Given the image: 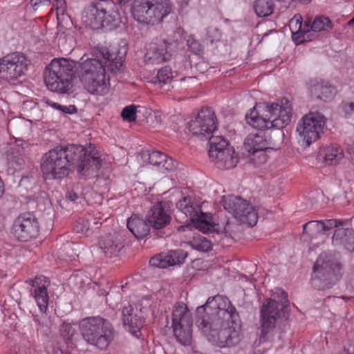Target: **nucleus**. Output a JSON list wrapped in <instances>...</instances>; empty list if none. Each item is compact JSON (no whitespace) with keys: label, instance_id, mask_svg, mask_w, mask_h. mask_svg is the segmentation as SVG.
<instances>
[{"label":"nucleus","instance_id":"nucleus-1","mask_svg":"<svg viewBox=\"0 0 354 354\" xmlns=\"http://www.w3.org/2000/svg\"><path fill=\"white\" fill-rule=\"evenodd\" d=\"M82 145L57 146L44 154L41 170L46 180L62 179L75 169L85 178L96 177L102 165L97 152Z\"/></svg>","mask_w":354,"mask_h":354},{"label":"nucleus","instance_id":"nucleus-2","mask_svg":"<svg viewBox=\"0 0 354 354\" xmlns=\"http://www.w3.org/2000/svg\"><path fill=\"white\" fill-rule=\"evenodd\" d=\"M207 306H210L213 315V329H209L208 341L220 347H230L239 344L243 337L239 314L224 296L209 297Z\"/></svg>","mask_w":354,"mask_h":354},{"label":"nucleus","instance_id":"nucleus-3","mask_svg":"<svg viewBox=\"0 0 354 354\" xmlns=\"http://www.w3.org/2000/svg\"><path fill=\"white\" fill-rule=\"evenodd\" d=\"M102 60L87 59L79 63L76 73L85 89L89 93L103 95L106 92V67L111 72L120 71L123 66L124 56L111 53L108 50L102 52Z\"/></svg>","mask_w":354,"mask_h":354},{"label":"nucleus","instance_id":"nucleus-4","mask_svg":"<svg viewBox=\"0 0 354 354\" xmlns=\"http://www.w3.org/2000/svg\"><path fill=\"white\" fill-rule=\"evenodd\" d=\"M292 116V107L287 98H283L272 104L263 103L257 105L250 114H247V123L253 128L281 129L288 125Z\"/></svg>","mask_w":354,"mask_h":354},{"label":"nucleus","instance_id":"nucleus-5","mask_svg":"<svg viewBox=\"0 0 354 354\" xmlns=\"http://www.w3.org/2000/svg\"><path fill=\"white\" fill-rule=\"evenodd\" d=\"M82 22L92 29L117 28L121 19L116 4L112 0H96L86 7L82 12Z\"/></svg>","mask_w":354,"mask_h":354},{"label":"nucleus","instance_id":"nucleus-6","mask_svg":"<svg viewBox=\"0 0 354 354\" xmlns=\"http://www.w3.org/2000/svg\"><path fill=\"white\" fill-rule=\"evenodd\" d=\"M75 63L66 59H54L46 66L44 78L47 88L60 93H68L73 88Z\"/></svg>","mask_w":354,"mask_h":354},{"label":"nucleus","instance_id":"nucleus-7","mask_svg":"<svg viewBox=\"0 0 354 354\" xmlns=\"http://www.w3.org/2000/svg\"><path fill=\"white\" fill-rule=\"evenodd\" d=\"M272 298L263 303L261 309L259 342L268 340V335L274 328L277 319L286 316L288 295L281 289H277Z\"/></svg>","mask_w":354,"mask_h":354},{"label":"nucleus","instance_id":"nucleus-8","mask_svg":"<svg viewBox=\"0 0 354 354\" xmlns=\"http://www.w3.org/2000/svg\"><path fill=\"white\" fill-rule=\"evenodd\" d=\"M80 326L84 339L100 349L107 348L115 336V330L111 323L101 317L83 319Z\"/></svg>","mask_w":354,"mask_h":354},{"label":"nucleus","instance_id":"nucleus-9","mask_svg":"<svg viewBox=\"0 0 354 354\" xmlns=\"http://www.w3.org/2000/svg\"><path fill=\"white\" fill-rule=\"evenodd\" d=\"M342 275V265L337 259L321 254L313 267L311 285L318 290L330 288Z\"/></svg>","mask_w":354,"mask_h":354},{"label":"nucleus","instance_id":"nucleus-10","mask_svg":"<svg viewBox=\"0 0 354 354\" xmlns=\"http://www.w3.org/2000/svg\"><path fill=\"white\" fill-rule=\"evenodd\" d=\"M131 11L139 23L154 26L171 12V5L169 0H134Z\"/></svg>","mask_w":354,"mask_h":354},{"label":"nucleus","instance_id":"nucleus-11","mask_svg":"<svg viewBox=\"0 0 354 354\" xmlns=\"http://www.w3.org/2000/svg\"><path fill=\"white\" fill-rule=\"evenodd\" d=\"M326 118L319 112H310L302 117L297 125L299 142L304 147H309L323 133Z\"/></svg>","mask_w":354,"mask_h":354},{"label":"nucleus","instance_id":"nucleus-12","mask_svg":"<svg viewBox=\"0 0 354 354\" xmlns=\"http://www.w3.org/2000/svg\"><path fill=\"white\" fill-rule=\"evenodd\" d=\"M30 60L21 53L8 54L0 58V80L15 81L25 75Z\"/></svg>","mask_w":354,"mask_h":354},{"label":"nucleus","instance_id":"nucleus-13","mask_svg":"<svg viewBox=\"0 0 354 354\" xmlns=\"http://www.w3.org/2000/svg\"><path fill=\"white\" fill-rule=\"evenodd\" d=\"M223 205L225 209L240 222L251 227L257 223L258 216L254 207L241 197L233 195L223 196Z\"/></svg>","mask_w":354,"mask_h":354},{"label":"nucleus","instance_id":"nucleus-14","mask_svg":"<svg viewBox=\"0 0 354 354\" xmlns=\"http://www.w3.org/2000/svg\"><path fill=\"white\" fill-rule=\"evenodd\" d=\"M172 327L178 342L183 345L190 344L192 337V318L191 313L184 304L175 306L172 313Z\"/></svg>","mask_w":354,"mask_h":354},{"label":"nucleus","instance_id":"nucleus-15","mask_svg":"<svg viewBox=\"0 0 354 354\" xmlns=\"http://www.w3.org/2000/svg\"><path fill=\"white\" fill-rule=\"evenodd\" d=\"M177 208L189 217V220L195 223L196 228L207 233L214 230L215 225L211 214L202 212L201 207L191 202L188 197H184L176 204Z\"/></svg>","mask_w":354,"mask_h":354},{"label":"nucleus","instance_id":"nucleus-16","mask_svg":"<svg viewBox=\"0 0 354 354\" xmlns=\"http://www.w3.org/2000/svg\"><path fill=\"white\" fill-rule=\"evenodd\" d=\"M39 223L36 216L30 212L19 214L14 221L12 230L14 236L21 241L36 239L39 234Z\"/></svg>","mask_w":354,"mask_h":354},{"label":"nucleus","instance_id":"nucleus-17","mask_svg":"<svg viewBox=\"0 0 354 354\" xmlns=\"http://www.w3.org/2000/svg\"><path fill=\"white\" fill-rule=\"evenodd\" d=\"M216 118L211 108H203L189 123V130L201 140L209 139L216 129Z\"/></svg>","mask_w":354,"mask_h":354},{"label":"nucleus","instance_id":"nucleus-18","mask_svg":"<svg viewBox=\"0 0 354 354\" xmlns=\"http://www.w3.org/2000/svg\"><path fill=\"white\" fill-rule=\"evenodd\" d=\"M146 220L153 228L160 230L167 226L171 216L167 202H158L153 205L146 215Z\"/></svg>","mask_w":354,"mask_h":354},{"label":"nucleus","instance_id":"nucleus-19","mask_svg":"<svg viewBox=\"0 0 354 354\" xmlns=\"http://www.w3.org/2000/svg\"><path fill=\"white\" fill-rule=\"evenodd\" d=\"M187 256L183 250L170 251L168 253H160L152 257L149 263L152 267L166 268L169 266L183 264Z\"/></svg>","mask_w":354,"mask_h":354},{"label":"nucleus","instance_id":"nucleus-20","mask_svg":"<svg viewBox=\"0 0 354 354\" xmlns=\"http://www.w3.org/2000/svg\"><path fill=\"white\" fill-rule=\"evenodd\" d=\"M309 91L312 97L324 102L332 100L336 93V88L328 82L322 80H311Z\"/></svg>","mask_w":354,"mask_h":354},{"label":"nucleus","instance_id":"nucleus-21","mask_svg":"<svg viewBox=\"0 0 354 354\" xmlns=\"http://www.w3.org/2000/svg\"><path fill=\"white\" fill-rule=\"evenodd\" d=\"M48 285L49 281L44 277H35L32 281L31 295L34 297L41 312H45L48 307L49 296L47 287Z\"/></svg>","mask_w":354,"mask_h":354},{"label":"nucleus","instance_id":"nucleus-22","mask_svg":"<svg viewBox=\"0 0 354 354\" xmlns=\"http://www.w3.org/2000/svg\"><path fill=\"white\" fill-rule=\"evenodd\" d=\"M216 167L220 169H230L234 167L239 161L237 154L234 148L227 147L221 152H212V157H210Z\"/></svg>","mask_w":354,"mask_h":354},{"label":"nucleus","instance_id":"nucleus-23","mask_svg":"<svg viewBox=\"0 0 354 354\" xmlns=\"http://www.w3.org/2000/svg\"><path fill=\"white\" fill-rule=\"evenodd\" d=\"M169 46L170 44L165 40L153 44L147 50L145 55V62L151 64H160L167 61L171 56L168 52Z\"/></svg>","mask_w":354,"mask_h":354},{"label":"nucleus","instance_id":"nucleus-24","mask_svg":"<svg viewBox=\"0 0 354 354\" xmlns=\"http://www.w3.org/2000/svg\"><path fill=\"white\" fill-rule=\"evenodd\" d=\"M131 306H124L122 310V320L124 326L132 334L136 335L140 331L144 324V319L141 315L134 313Z\"/></svg>","mask_w":354,"mask_h":354},{"label":"nucleus","instance_id":"nucleus-25","mask_svg":"<svg viewBox=\"0 0 354 354\" xmlns=\"http://www.w3.org/2000/svg\"><path fill=\"white\" fill-rule=\"evenodd\" d=\"M122 248L120 239L111 234L102 238L99 242V249L109 258L117 257Z\"/></svg>","mask_w":354,"mask_h":354},{"label":"nucleus","instance_id":"nucleus-26","mask_svg":"<svg viewBox=\"0 0 354 354\" xmlns=\"http://www.w3.org/2000/svg\"><path fill=\"white\" fill-rule=\"evenodd\" d=\"M334 245H342L350 252L354 251V231L349 228L337 229L332 238Z\"/></svg>","mask_w":354,"mask_h":354},{"label":"nucleus","instance_id":"nucleus-27","mask_svg":"<svg viewBox=\"0 0 354 354\" xmlns=\"http://www.w3.org/2000/svg\"><path fill=\"white\" fill-rule=\"evenodd\" d=\"M244 147L248 153L270 148L269 142L263 131L250 133L245 140Z\"/></svg>","mask_w":354,"mask_h":354},{"label":"nucleus","instance_id":"nucleus-28","mask_svg":"<svg viewBox=\"0 0 354 354\" xmlns=\"http://www.w3.org/2000/svg\"><path fill=\"white\" fill-rule=\"evenodd\" d=\"M304 236H306L310 242L319 239L317 244L323 243L325 240V232L323 230L322 221H310L303 226Z\"/></svg>","mask_w":354,"mask_h":354},{"label":"nucleus","instance_id":"nucleus-29","mask_svg":"<svg viewBox=\"0 0 354 354\" xmlns=\"http://www.w3.org/2000/svg\"><path fill=\"white\" fill-rule=\"evenodd\" d=\"M127 227L129 231L138 239H142L148 235L150 225L137 215H132L127 221Z\"/></svg>","mask_w":354,"mask_h":354},{"label":"nucleus","instance_id":"nucleus-30","mask_svg":"<svg viewBox=\"0 0 354 354\" xmlns=\"http://www.w3.org/2000/svg\"><path fill=\"white\" fill-rule=\"evenodd\" d=\"M319 156L323 158L326 165H333L337 164L343 158L344 151L337 145H330L324 147Z\"/></svg>","mask_w":354,"mask_h":354},{"label":"nucleus","instance_id":"nucleus-31","mask_svg":"<svg viewBox=\"0 0 354 354\" xmlns=\"http://www.w3.org/2000/svg\"><path fill=\"white\" fill-rule=\"evenodd\" d=\"M207 309H209L210 311V306H207V302L196 309V322L198 326L201 328L203 333L208 339V330L209 329H213L214 327L213 326V315L212 317H209V314L210 313H206Z\"/></svg>","mask_w":354,"mask_h":354},{"label":"nucleus","instance_id":"nucleus-32","mask_svg":"<svg viewBox=\"0 0 354 354\" xmlns=\"http://www.w3.org/2000/svg\"><path fill=\"white\" fill-rule=\"evenodd\" d=\"M274 4L272 0H255L253 9L259 17H266L272 14Z\"/></svg>","mask_w":354,"mask_h":354},{"label":"nucleus","instance_id":"nucleus-33","mask_svg":"<svg viewBox=\"0 0 354 354\" xmlns=\"http://www.w3.org/2000/svg\"><path fill=\"white\" fill-rule=\"evenodd\" d=\"M208 140L209 145V157H212V152H221L223 149H227V147H232L230 146L227 140L221 136L212 135Z\"/></svg>","mask_w":354,"mask_h":354},{"label":"nucleus","instance_id":"nucleus-34","mask_svg":"<svg viewBox=\"0 0 354 354\" xmlns=\"http://www.w3.org/2000/svg\"><path fill=\"white\" fill-rule=\"evenodd\" d=\"M189 243L192 248L203 252H209L212 248L211 241L207 237L199 234L195 236Z\"/></svg>","mask_w":354,"mask_h":354},{"label":"nucleus","instance_id":"nucleus-35","mask_svg":"<svg viewBox=\"0 0 354 354\" xmlns=\"http://www.w3.org/2000/svg\"><path fill=\"white\" fill-rule=\"evenodd\" d=\"M332 28L330 19L325 16H317L311 24V30L314 32L328 31Z\"/></svg>","mask_w":354,"mask_h":354},{"label":"nucleus","instance_id":"nucleus-36","mask_svg":"<svg viewBox=\"0 0 354 354\" xmlns=\"http://www.w3.org/2000/svg\"><path fill=\"white\" fill-rule=\"evenodd\" d=\"M74 230L77 233H81L88 236L93 232V227H91L87 219L80 218L75 223Z\"/></svg>","mask_w":354,"mask_h":354},{"label":"nucleus","instance_id":"nucleus-37","mask_svg":"<svg viewBox=\"0 0 354 354\" xmlns=\"http://www.w3.org/2000/svg\"><path fill=\"white\" fill-rule=\"evenodd\" d=\"M173 78L171 69L169 66H165L158 71L157 79L159 84H169Z\"/></svg>","mask_w":354,"mask_h":354},{"label":"nucleus","instance_id":"nucleus-38","mask_svg":"<svg viewBox=\"0 0 354 354\" xmlns=\"http://www.w3.org/2000/svg\"><path fill=\"white\" fill-rule=\"evenodd\" d=\"M30 4L35 11L39 12L53 11L51 0H30Z\"/></svg>","mask_w":354,"mask_h":354},{"label":"nucleus","instance_id":"nucleus-39","mask_svg":"<svg viewBox=\"0 0 354 354\" xmlns=\"http://www.w3.org/2000/svg\"><path fill=\"white\" fill-rule=\"evenodd\" d=\"M250 153H251L250 162L254 167L260 166L267 162L268 156L264 150L252 151Z\"/></svg>","mask_w":354,"mask_h":354},{"label":"nucleus","instance_id":"nucleus-40","mask_svg":"<svg viewBox=\"0 0 354 354\" xmlns=\"http://www.w3.org/2000/svg\"><path fill=\"white\" fill-rule=\"evenodd\" d=\"M146 156L148 157V161L150 164L160 167L166 158V155L158 151H147Z\"/></svg>","mask_w":354,"mask_h":354},{"label":"nucleus","instance_id":"nucleus-41","mask_svg":"<svg viewBox=\"0 0 354 354\" xmlns=\"http://www.w3.org/2000/svg\"><path fill=\"white\" fill-rule=\"evenodd\" d=\"M310 29H305V28H304L303 29L292 32V39L297 44L310 41Z\"/></svg>","mask_w":354,"mask_h":354},{"label":"nucleus","instance_id":"nucleus-42","mask_svg":"<svg viewBox=\"0 0 354 354\" xmlns=\"http://www.w3.org/2000/svg\"><path fill=\"white\" fill-rule=\"evenodd\" d=\"M44 102L48 106H50L56 109H58L64 113L72 114L77 112V108L74 105H61L57 103L52 102L49 99H44Z\"/></svg>","mask_w":354,"mask_h":354},{"label":"nucleus","instance_id":"nucleus-43","mask_svg":"<svg viewBox=\"0 0 354 354\" xmlns=\"http://www.w3.org/2000/svg\"><path fill=\"white\" fill-rule=\"evenodd\" d=\"M136 106L135 105L127 106L121 112V116L124 120L132 122L136 119Z\"/></svg>","mask_w":354,"mask_h":354},{"label":"nucleus","instance_id":"nucleus-44","mask_svg":"<svg viewBox=\"0 0 354 354\" xmlns=\"http://www.w3.org/2000/svg\"><path fill=\"white\" fill-rule=\"evenodd\" d=\"M207 37L209 41L213 43L218 41L221 38V32L217 27L210 26L207 30Z\"/></svg>","mask_w":354,"mask_h":354},{"label":"nucleus","instance_id":"nucleus-45","mask_svg":"<svg viewBox=\"0 0 354 354\" xmlns=\"http://www.w3.org/2000/svg\"><path fill=\"white\" fill-rule=\"evenodd\" d=\"M187 45L188 48L196 55L199 54L202 50L201 44L193 36H189L187 41Z\"/></svg>","mask_w":354,"mask_h":354},{"label":"nucleus","instance_id":"nucleus-46","mask_svg":"<svg viewBox=\"0 0 354 354\" xmlns=\"http://www.w3.org/2000/svg\"><path fill=\"white\" fill-rule=\"evenodd\" d=\"M60 331L62 336L68 339L73 337L75 333L73 326L69 323H63L61 326Z\"/></svg>","mask_w":354,"mask_h":354},{"label":"nucleus","instance_id":"nucleus-47","mask_svg":"<svg viewBox=\"0 0 354 354\" xmlns=\"http://www.w3.org/2000/svg\"><path fill=\"white\" fill-rule=\"evenodd\" d=\"M53 10H56L57 14H64L66 10V3L65 0H54V2L51 4Z\"/></svg>","mask_w":354,"mask_h":354},{"label":"nucleus","instance_id":"nucleus-48","mask_svg":"<svg viewBox=\"0 0 354 354\" xmlns=\"http://www.w3.org/2000/svg\"><path fill=\"white\" fill-rule=\"evenodd\" d=\"M290 28L291 32H295L298 30L303 29L301 24V17L300 16L295 15L290 21Z\"/></svg>","mask_w":354,"mask_h":354},{"label":"nucleus","instance_id":"nucleus-49","mask_svg":"<svg viewBox=\"0 0 354 354\" xmlns=\"http://www.w3.org/2000/svg\"><path fill=\"white\" fill-rule=\"evenodd\" d=\"M343 111L347 118L354 117V101L344 102L343 104Z\"/></svg>","mask_w":354,"mask_h":354},{"label":"nucleus","instance_id":"nucleus-50","mask_svg":"<svg viewBox=\"0 0 354 354\" xmlns=\"http://www.w3.org/2000/svg\"><path fill=\"white\" fill-rule=\"evenodd\" d=\"M342 222L335 219H329L322 221V226L324 232L326 233L328 230L337 227L338 225H341Z\"/></svg>","mask_w":354,"mask_h":354},{"label":"nucleus","instance_id":"nucleus-51","mask_svg":"<svg viewBox=\"0 0 354 354\" xmlns=\"http://www.w3.org/2000/svg\"><path fill=\"white\" fill-rule=\"evenodd\" d=\"M161 165L167 171H171L176 168L175 161L171 158H168L167 156Z\"/></svg>","mask_w":354,"mask_h":354},{"label":"nucleus","instance_id":"nucleus-52","mask_svg":"<svg viewBox=\"0 0 354 354\" xmlns=\"http://www.w3.org/2000/svg\"><path fill=\"white\" fill-rule=\"evenodd\" d=\"M63 250L66 253L71 261L75 260L76 257L78 256V254L74 252L75 250L71 245L64 246Z\"/></svg>","mask_w":354,"mask_h":354},{"label":"nucleus","instance_id":"nucleus-53","mask_svg":"<svg viewBox=\"0 0 354 354\" xmlns=\"http://www.w3.org/2000/svg\"><path fill=\"white\" fill-rule=\"evenodd\" d=\"M81 196H82V194H79L77 192L75 191L74 189L68 191L66 194V198L71 201H75Z\"/></svg>","mask_w":354,"mask_h":354},{"label":"nucleus","instance_id":"nucleus-54","mask_svg":"<svg viewBox=\"0 0 354 354\" xmlns=\"http://www.w3.org/2000/svg\"><path fill=\"white\" fill-rule=\"evenodd\" d=\"M347 286L346 288L350 292L354 291V272L348 274L347 276Z\"/></svg>","mask_w":354,"mask_h":354},{"label":"nucleus","instance_id":"nucleus-55","mask_svg":"<svg viewBox=\"0 0 354 354\" xmlns=\"http://www.w3.org/2000/svg\"><path fill=\"white\" fill-rule=\"evenodd\" d=\"M54 354H70L68 352L57 348L55 350Z\"/></svg>","mask_w":354,"mask_h":354},{"label":"nucleus","instance_id":"nucleus-56","mask_svg":"<svg viewBox=\"0 0 354 354\" xmlns=\"http://www.w3.org/2000/svg\"><path fill=\"white\" fill-rule=\"evenodd\" d=\"M187 80L190 84L194 83L196 82V78L194 77H188L187 78H182L181 80Z\"/></svg>","mask_w":354,"mask_h":354},{"label":"nucleus","instance_id":"nucleus-57","mask_svg":"<svg viewBox=\"0 0 354 354\" xmlns=\"http://www.w3.org/2000/svg\"><path fill=\"white\" fill-rule=\"evenodd\" d=\"M26 353V351L24 348H19V351H16L15 350L14 351V353H12V354H25Z\"/></svg>","mask_w":354,"mask_h":354},{"label":"nucleus","instance_id":"nucleus-58","mask_svg":"<svg viewBox=\"0 0 354 354\" xmlns=\"http://www.w3.org/2000/svg\"><path fill=\"white\" fill-rule=\"evenodd\" d=\"M349 153L351 155V160L352 162V163L354 165V149L353 150H350L349 151Z\"/></svg>","mask_w":354,"mask_h":354},{"label":"nucleus","instance_id":"nucleus-59","mask_svg":"<svg viewBox=\"0 0 354 354\" xmlns=\"http://www.w3.org/2000/svg\"><path fill=\"white\" fill-rule=\"evenodd\" d=\"M311 24H311L310 21H305V23H304V26H305V27H304V28H306H306H308L309 27H310V28H311Z\"/></svg>","mask_w":354,"mask_h":354},{"label":"nucleus","instance_id":"nucleus-60","mask_svg":"<svg viewBox=\"0 0 354 354\" xmlns=\"http://www.w3.org/2000/svg\"><path fill=\"white\" fill-rule=\"evenodd\" d=\"M293 1H298V2H300V3H309L311 0H292Z\"/></svg>","mask_w":354,"mask_h":354},{"label":"nucleus","instance_id":"nucleus-61","mask_svg":"<svg viewBox=\"0 0 354 354\" xmlns=\"http://www.w3.org/2000/svg\"><path fill=\"white\" fill-rule=\"evenodd\" d=\"M155 118L158 122H161V116L160 115H156Z\"/></svg>","mask_w":354,"mask_h":354},{"label":"nucleus","instance_id":"nucleus-62","mask_svg":"<svg viewBox=\"0 0 354 354\" xmlns=\"http://www.w3.org/2000/svg\"><path fill=\"white\" fill-rule=\"evenodd\" d=\"M188 226H186V225H181L180 227H178V230H184L185 228H187Z\"/></svg>","mask_w":354,"mask_h":354},{"label":"nucleus","instance_id":"nucleus-63","mask_svg":"<svg viewBox=\"0 0 354 354\" xmlns=\"http://www.w3.org/2000/svg\"><path fill=\"white\" fill-rule=\"evenodd\" d=\"M340 354H351L348 351L346 350V349H344L341 353Z\"/></svg>","mask_w":354,"mask_h":354},{"label":"nucleus","instance_id":"nucleus-64","mask_svg":"<svg viewBox=\"0 0 354 354\" xmlns=\"http://www.w3.org/2000/svg\"><path fill=\"white\" fill-rule=\"evenodd\" d=\"M353 24H354V17L348 21V24L350 26L353 25Z\"/></svg>","mask_w":354,"mask_h":354}]
</instances>
